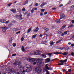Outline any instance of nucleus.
I'll list each match as a JSON object with an SVG mask.
<instances>
[{
    "label": "nucleus",
    "mask_w": 74,
    "mask_h": 74,
    "mask_svg": "<svg viewBox=\"0 0 74 74\" xmlns=\"http://www.w3.org/2000/svg\"><path fill=\"white\" fill-rule=\"evenodd\" d=\"M25 67H26V69H24L23 71H20L19 73H18V74H25V71L26 72H29V71H30L31 70H32V68L31 66L29 65H27L25 66Z\"/></svg>",
    "instance_id": "1"
},
{
    "label": "nucleus",
    "mask_w": 74,
    "mask_h": 74,
    "mask_svg": "<svg viewBox=\"0 0 74 74\" xmlns=\"http://www.w3.org/2000/svg\"><path fill=\"white\" fill-rule=\"evenodd\" d=\"M14 64L15 66L18 65V64H19L18 65V67L20 70H22L23 69V68L21 65V62H18V61H16L14 63Z\"/></svg>",
    "instance_id": "2"
},
{
    "label": "nucleus",
    "mask_w": 74,
    "mask_h": 74,
    "mask_svg": "<svg viewBox=\"0 0 74 74\" xmlns=\"http://www.w3.org/2000/svg\"><path fill=\"white\" fill-rule=\"evenodd\" d=\"M27 61H28V62H29L32 63V62H35V61L36 60V59L32 58H29L27 59Z\"/></svg>",
    "instance_id": "3"
},
{
    "label": "nucleus",
    "mask_w": 74,
    "mask_h": 74,
    "mask_svg": "<svg viewBox=\"0 0 74 74\" xmlns=\"http://www.w3.org/2000/svg\"><path fill=\"white\" fill-rule=\"evenodd\" d=\"M42 59H37L36 61V63L37 65H40V64H41L42 63Z\"/></svg>",
    "instance_id": "4"
},
{
    "label": "nucleus",
    "mask_w": 74,
    "mask_h": 74,
    "mask_svg": "<svg viewBox=\"0 0 74 74\" xmlns=\"http://www.w3.org/2000/svg\"><path fill=\"white\" fill-rule=\"evenodd\" d=\"M35 70L36 72H37V73H40V72H41V71H42V70L40 67H38L36 68L35 69Z\"/></svg>",
    "instance_id": "5"
},
{
    "label": "nucleus",
    "mask_w": 74,
    "mask_h": 74,
    "mask_svg": "<svg viewBox=\"0 0 74 74\" xmlns=\"http://www.w3.org/2000/svg\"><path fill=\"white\" fill-rule=\"evenodd\" d=\"M9 28L8 27L6 26L2 27V31L3 32H6V31H7V29H8Z\"/></svg>",
    "instance_id": "6"
},
{
    "label": "nucleus",
    "mask_w": 74,
    "mask_h": 74,
    "mask_svg": "<svg viewBox=\"0 0 74 74\" xmlns=\"http://www.w3.org/2000/svg\"><path fill=\"white\" fill-rule=\"evenodd\" d=\"M64 16H65L64 15V13H62L60 15V19H62V18H63Z\"/></svg>",
    "instance_id": "7"
},
{
    "label": "nucleus",
    "mask_w": 74,
    "mask_h": 74,
    "mask_svg": "<svg viewBox=\"0 0 74 74\" xmlns=\"http://www.w3.org/2000/svg\"><path fill=\"white\" fill-rule=\"evenodd\" d=\"M10 11L12 12H13V13H15L16 12V9H10Z\"/></svg>",
    "instance_id": "8"
},
{
    "label": "nucleus",
    "mask_w": 74,
    "mask_h": 74,
    "mask_svg": "<svg viewBox=\"0 0 74 74\" xmlns=\"http://www.w3.org/2000/svg\"><path fill=\"white\" fill-rule=\"evenodd\" d=\"M50 60H50V59L47 58V59L45 60V61L46 63H48V62H49Z\"/></svg>",
    "instance_id": "9"
},
{
    "label": "nucleus",
    "mask_w": 74,
    "mask_h": 74,
    "mask_svg": "<svg viewBox=\"0 0 74 74\" xmlns=\"http://www.w3.org/2000/svg\"><path fill=\"white\" fill-rule=\"evenodd\" d=\"M67 61V60L66 59L64 60H60V63H64V62H66Z\"/></svg>",
    "instance_id": "10"
},
{
    "label": "nucleus",
    "mask_w": 74,
    "mask_h": 74,
    "mask_svg": "<svg viewBox=\"0 0 74 74\" xmlns=\"http://www.w3.org/2000/svg\"><path fill=\"white\" fill-rule=\"evenodd\" d=\"M36 55H40V52L38 51H37L36 52H35Z\"/></svg>",
    "instance_id": "11"
},
{
    "label": "nucleus",
    "mask_w": 74,
    "mask_h": 74,
    "mask_svg": "<svg viewBox=\"0 0 74 74\" xmlns=\"http://www.w3.org/2000/svg\"><path fill=\"white\" fill-rule=\"evenodd\" d=\"M62 54L63 55H64V56H67L68 54V53H67V52H64V53H63Z\"/></svg>",
    "instance_id": "12"
},
{
    "label": "nucleus",
    "mask_w": 74,
    "mask_h": 74,
    "mask_svg": "<svg viewBox=\"0 0 74 74\" xmlns=\"http://www.w3.org/2000/svg\"><path fill=\"white\" fill-rule=\"evenodd\" d=\"M6 21L5 20H1L0 22L2 23H5Z\"/></svg>",
    "instance_id": "13"
},
{
    "label": "nucleus",
    "mask_w": 74,
    "mask_h": 74,
    "mask_svg": "<svg viewBox=\"0 0 74 74\" xmlns=\"http://www.w3.org/2000/svg\"><path fill=\"white\" fill-rule=\"evenodd\" d=\"M38 30H39V29L38 27H37L36 28V29L34 30V32H37L38 31Z\"/></svg>",
    "instance_id": "14"
},
{
    "label": "nucleus",
    "mask_w": 74,
    "mask_h": 74,
    "mask_svg": "<svg viewBox=\"0 0 74 74\" xmlns=\"http://www.w3.org/2000/svg\"><path fill=\"white\" fill-rule=\"evenodd\" d=\"M48 64H47L45 66V67L46 69H47V70H49V67H48Z\"/></svg>",
    "instance_id": "15"
},
{
    "label": "nucleus",
    "mask_w": 74,
    "mask_h": 74,
    "mask_svg": "<svg viewBox=\"0 0 74 74\" xmlns=\"http://www.w3.org/2000/svg\"><path fill=\"white\" fill-rule=\"evenodd\" d=\"M21 49L22 50V51L23 52H24L25 51V48H24V47L23 46H22V48Z\"/></svg>",
    "instance_id": "16"
},
{
    "label": "nucleus",
    "mask_w": 74,
    "mask_h": 74,
    "mask_svg": "<svg viewBox=\"0 0 74 74\" xmlns=\"http://www.w3.org/2000/svg\"><path fill=\"white\" fill-rule=\"evenodd\" d=\"M43 29H44V30H46V31L47 32L48 30H49V29L48 28H43Z\"/></svg>",
    "instance_id": "17"
},
{
    "label": "nucleus",
    "mask_w": 74,
    "mask_h": 74,
    "mask_svg": "<svg viewBox=\"0 0 74 74\" xmlns=\"http://www.w3.org/2000/svg\"><path fill=\"white\" fill-rule=\"evenodd\" d=\"M13 71L11 69H10V70H9L8 71V73H12V72H12Z\"/></svg>",
    "instance_id": "18"
},
{
    "label": "nucleus",
    "mask_w": 74,
    "mask_h": 74,
    "mask_svg": "<svg viewBox=\"0 0 74 74\" xmlns=\"http://www.w3.org/2000/svg\"><path fill=\"white\" fill-rule=\"evenodd\" d=\"M56 23H60V19H58L56 20Z\"/></svg>",
    "instance_id": "19"
},
{
    "label": "nucleus",
    "mask_w": 74,
    "mask_h": 74,
    "mask_svg": "<svg viewBox=\"0 0 74 74\" xmlns=\"http://www.w3.org/2000/svg\"><path fill=\"white\" fill-rule=\"evenodd\" d=\"M31 30L32 29L31 28H29V29L28 30L27 32V33H30Z\"/></svg>",
    "instance_id": "20"
},
{
    "label": "nucleus",
    "mask_w": 74,
    "mask_h": 74,
    "mask_svg": "<svg viewBox=\"0 0 74 74\" xmlns=\"http://www.w3.org/2000/svg\"><path fill=\"white\" fill-rule=\"evenodd\" d=\"M45 3H43L40 5V7H42L44 6V5H45Z\"/></svg>",
    "instance_id": "21"
},
{
    "label": "nucleus",
    "mask_w": 74,
    "mask_h": 74,
    "mask_svg": "<svg viewBox=\"0 0 74 74\" xmlns=\"http://www.w3.org/2000/svg\"><path fill=\"white\" fill-rule=\"evenodd\" d=\"M42 57H43V58H46L47 57V56H46L45 55V54H42Z\"/></svg>",
    "instance_id": "22"
},
{
    "label": "nucleus",
    "mask_w": 74,
    "mask_h": 74,
    "mask_svg": "<svg viewBox=\"0 0 74 74\" xmlns=\"http://www.w3.org/2000/svg\"><path fill=\"white\" fill-rule=\"evenodd\" d=\"M12 25H13L12 23H10L8 25V27H11L12 26Z\"/></svg>",
    "instance_id": "23"
},
{
    "label": "nucleus",
    "mask_w": 74,
    "mask_h": 74,
    "mask_svg": "<svg viewBox=\"0 0 74 74\" xmlns=\"http://www.w3.org/2000/svg\"><path fill=\"white\" fill-rule=\"evenodd\" d=\"M29 2V1L28 0H27L25 1V3L24 4H23V5H25V4H27V3H28Z\"/></svg>",
    "instance_id": "24"
},
{
    "label": "nucleus",
    "mask_w": 74,
    "mask_h": 74,
    "mask_svg": "<svg viewBox=\"0 0 74 74\" xmlns=\"http://www.w3.org/2000/svg\"><path fill=\"white\" fill-rule=\"evenodd\" d=\"M12 37H11V38H10V40H9V42H12Z\"/></svg>",
    "instance_id": "25"
},
{
    "label": "nucleus",
    "mask_w": 74,
    "mask_h": 74,
    "mask_svg": "<svg viewBox=\"0 0 74 74\" xmlns=\"http://www.w3.org/2000/svg\"><path fill=\"white\" fill-rule=\"evenodd\" d=\"M66 25H64V26H63L62 28L60 29H61V30H62V29H64V27H66Z\"/></svg>",
    "instance_id": "26"
},
{
    "label": "nucleus",
    "mask_w": 74,
    "mask_h": 74,
    "mask_svg": "<svg viewBox=\"0 0 74 74\" xmlns=\"http://www.w3.org/2000/svg\"><path fill=\"white\" fill-rule=\"evenodd\" d=\"M17 30H21V28L20 27H18L17 28Z\"/></svg>",
    "instance_id": "27"
},
{
    "label": "nucleus",
    "mask_w": 74,
    "mask_h": 74,
    "mask_svg": "<svg viewBox=\"0 0 74 74\" xmlns=\"http://www.w3.org/2000/svg\"><path fill=\"white\" fill-rule=\"evenodd\" d=\"M53 41H51V43H50V44L51 45H53Z\"/></svg>",
    "instance_id": "28"
},
{
    "label": "nucleus",
    "mask_w": 74,
    "mask_h": 74,
    "mask_svg": "<svg viewBox=\"0 0 74 74\" xmlns=\"http://www.w3.org/2000/svg\"><path fill=\"white\" fill-rule=\"evenodd\" d=\"M12 45L13 47H15L16 45V43H13V44Z\"/></svg>",
    "instance_id": "29"
},
{
    "label": "nucleus",
    "mask_w": 74,
    "mask_h": 74,
    "mask_svg": "<svg viewBox=\"0 0 74 74\" xmlns=\"http://www.w3.org/2000/svg\"><path fill=\"white\" fill-rule=\"evenodd\" d=\"M54 53L55 55H58V54H59V53L58 52H54Z\"/></svg>",
    "instance_id": "30"
},
{
    "label": "nucleus",
    "mask_w": 74,
    "mask_h": 74,
    "mask_svg": "<svg viewBox=\"0 0 74 74\" xmlns=\"http://www.w3.org/2000/svg\"><path fill=\"white\" fill-rule=\"evenodd\" d=\"M36 36H37V35H34L33 36H32V38H36Z\"/></svg>",
    "instance_id": "31"
},
{
    "label": "nucleus",
    "mask_w": 74,
    "mask_h": 74,
    "mask_svg": "<svg viewBox=\"0 0 74 74\" xmlns=\"http://www.w3.org/2000/svg\"><path fill=\"white\" fill-rule=\"evenodd\" d=\"M47 55L49 56H51L52 55V53H49L47 54Z\"/></svg>",
    "instance_id": "32"
},
{
    "label": "nucleus",
    "mask_w": 74,
    "mask_h": 74,
    "mask_svg": "<svg viewBox=\"0 0 74 74\" xmlns=\"http://www.w3.org/2000/svg\"><path fill=\"white\" fill-rule=\"evenodd\" d=\"M61 63L58 64V65H63V62H61Z\"/></svg>",
    "instance_id": "33"
},
{
    "label": "nucleus",
    "mask_w": 74,
    "mask_h": 74,
    "mask_svg": "<svg viewBox=\"0 0 74 74\" xmlns=\"http://www.w3.org/2000/svg\"><path fill=\"white\" fill-rule=\"evenodd\" d=\"M23 40H24V38H23V37H22L21 39V41H23Z\"/></svg>",
    "instance_id": "34"
},
{
    "label": "nucleus",
    "mask_w": 74,
    "mask_h": 74,
    "mask_svg": "<svg viewBox=\"0 0 74 74\" xmlns=\"http://www.w3.org/2000/svg\"><path fill=\"white\" fill-rule=\"evenodd\" d=\"M13 29L15 31H18V29L17 28H13Z\"/></svg>",
    "instance_id": "35"
},
{
    "label": "nucleus",
    "mask_w": 74,
    "mask_h": 74,
    "mask_svg": "<svg viewBox=\"0 0 74 74\" xmlns=\"http://www.w3.org/2000/svg\"><path fill=\"white\" fill-rule=\"evenodd\" d=\"M57 33L59 34H61V33H62V32L58 31L57 32Z\"/></svg>",
    "instance_id": "36"
},
{
    "label": "nucleus",
    "mask_w": 74,
    "mask_h": 74,
    "mask_svg": "<svg viewBox=\"0 0 74 74\" xmlns=\"http://www.w3.org/2000/svg\"><path fill=\"white\" fill-rule=\"evenodd\" d=\"M26 10V9L25 8H23L22 9V11H25Z\"/></svg>",
    "instance_id": "37"
},
{
    "label": "nucleus",
    "mask_w": 74,
    "mask_h": 74,
    "mask_svg": "<svg viewBox=\"0 0 74 74\" xmlns=\"http://www.w3.org/2000/svg\"><path fill=\"white\" fill-rule=\"evenodd\" d=\"M45 11V9H42L41 10V12H44Z\"/></svg>",
    "instance_id": "38"
},
{
    "label": "nucleus",
    "mask_w": 74,
    "mask_h": 74,
    "mask_svg": "<svg viewBox=\"0 0 74 74\" xmlns=\"http://www.w3.org/2000/svg\"><path fill=\"white\" fill-rule=\"evenodd\" d=\"M59 49H60L61 50H63V49H64V48L63 47H60Z\"/></svg>",
    "instance_id": "39"
},
{
    "label": "nucleus",
    "mask_w": 74,
    "mask_h": 74,
    "mask_svg": "<svg viewBox=\"0 0 74 74\" xmlns=\"http://www.w3.org/2000/svg\"><path fill=\"white\" fill-rule=\"evenodd\" d=\"M50 70H53V68H52L51 67H49Z\"/></svg>",
    "instance_id": "40"
},
{
    "label": "nucleus",
    "mask_w": 74,
    "mask_h": 74,
    "mask_svg": "<svg viewBox=\"0 0 74 74\" xmlns=\"http://www.w3.org/2000/svg\"><path fill=\"white\" fill-rule=\"evenodd\" d=\"M71 70L69 69L68 70V72H71Z\"/></svg>",
    "instance_id": "41"
},
{
    "label": "nucleus",
    "mask_w": 74,
    "mask_h": 74,
    "mask_svg": "<svg viewBox=\"0 0 74 74\" xmlns=\"http://www.w3.org/2000/svg\"><path fill=\"white\" fill-rule=\"evenodd\" d=\"M33 9H34V10H37V8H34Z\"/></svg>",
    "instance_id": "42"
},
{
    "label": "nucleus",
    "mask_w": 74,
    "mask_h": 74,
    "mask_svg": "<svg viewBox=\"0 0 74 74\" xmlns=\"http://www.w3.org/2000/svg\"><path fill=\"white\" fill-rule=\"evenodd\" d=\"M69 26L70 27H73L74 26V25H73L71 24L69 25Z\"/></svg>",
    "instance_id": "43"
},
{
    "label": "nucleus",
    "mask_w": 74,
    "mask_h": 74,
    "mask_svg": "<svg viewBox=\"0 0 74 74\" xmlns=\"http://www.w3.org/2000/svg\"><path fill=\"white\" fill-rule=\"evenodd\" d=\"M34 9H33L31 11V12L32 13H33V12H34Z\"/></svg>",
    "instance_id": "44"
},
{
    "label": "nucleus",
    "mask_w": 74,
    "mask_h": 74,
    "mask_svg": "<svg viewBox=\"0 0 74 74\" xmlns=\"http://www.w3.org/2000/svg\"><path fill=\"white\" fill-rule=\"evenodd\" d=\"M63 6V4H61L60 5H59V7H62Z\"/></svg>",
    "instance_id": "45"
},
{
    "label": "nucleus",
    "mask_w": 74,
    "mask_h": 74,
    "mask_svg": "<svg viewBox=\"0 0 74 74\" xmlns=\"http://www.w3.org/2000/svg\"><path fill=\"white\" fill-rule=\"evenodd\" d=\"M46 72H47V74H49V72H48V71L47 70L46 71Z\"/></svg>",
    "instance_id": "46"
},
{
    "label": "nucleus",
    "mask_w": 74,
    "mask_h": 74,
    "mask_svg": "<svg viewBox=\"0 0 74 74\" xmlns=\"http://www.w3.org/2000/svg\"><path fill=\"white\" fill-rule=\"evenodd\" d=\"M71 8H74V5H72V6L71 7Z\"/></svg>",
    "instance_id": "47"
},
{
    "label": "nucleus",
    "mask_w": 74,
    "mask_h": 74,
    "mask_svg": "<svg viewBox=\"0 0 74 74\" xmlns=\"http://www.w3.org/2000/svg\"><path fill=\"white\" fill-rule=\"evenodd\" d=\"M11 4H12V3H9L8 4V6H10V5H11Z\"/></svg>",
    "instance_id": "48"
},
{
    "label": "nucleus",
    "mask_w": 74,
    "mask_h": 74,
    "mask_svg": "<svg viewBox=\"0 0 74 74\" xmlns=\"http://www.w3.org/2000/svg\"><path fill=\"white\" fill-rule=\"evenodd\" d=\"M71 47H74V44H72L71 45Z\"/></svg>",
    "instance_id": "49"
},
{
    "label": "nucleus",
    "mask_w": 74,
    "mask_h": 74,
    "mask_svg": "<svg viewBox=\"0 0 74 74\" xmlns=\"http://www.w3.org/2000/svg\"><path fill=\"white\" fill-rule=\"evenodd\" d=\"M36 6H38V3H37L35 4Z\"/></svg>",
    "instance_id": "50"
},
{
    "label": "nucleus",
    "mask_w": 74,
    "mask_h": 74,
    "mask_svg": "<svg viewBox=\"0 0 74 74\" xmlns=\"http://www.w3.org/2000/svg\"><path fill=\"white\" fill-rule=\"evenodd\" d=\"M15 16L16 18H18V17H19V15H16Z\"/></svg>",
    "instance_id": "51"
},
{
    "label": "nucleus",
    "mask_w": 74,
    "mask_h": 74,
    "mask_svg": "<svg viewBox=\"0 0 74 74\" xmlns=\"http://www.w3.org/2000/svg\"><path fill=\"white\" fill-rule=\"evenodd\" d=\"M52 10H56V8H52Z\"/></svg>",
    "instance_id": "52"
},
{
    "label": "nucleus",
    "mask_w": 74,
    "mask_h": 74,
    "mask_svg": "<svg viewBox=\"0 0 74 74\" xmlns=\"http://www.w3.org/2000/svg\"><path fill=\"white\" fill-rule=\"evenodd\" d=\"M64 34H67V32L65 31V32H64Z\"/></svg>",
    "instance_id": "53"
},
{
    "label": "nucleus",
    "mask_w": 74,
    "mask_h": 74,
    "mask_svg": "<svg viewBox=\"0 0 74 74\" xmlns=\"http://www.w3.org/2000/svg\"><path fill=\"white\" fill-rule=\"evenodd\" d=\"M21 33V31H19V32H16V34H18L19 33Z\"/></svg>",
    "instance_id": "54"
},
{
    "label": "nucleus",
    "mask_w": 74,
    "mask_h": 74,
    "mask_svg": "<svg viewBox=\"0 0 74 74\" xmlns=\"http://www.w3.org/2000/svg\"><path fill=\"white\" fill-rule=\"evenodd\" d=\"M10 21H6V23H9V22Z\"/></svg>",
    "instance_id": "55"
},
{
    "label": "nucleus",
    "mask_w": 74,
    "mask_h": 74,
    "mask_svg": "<svg viewBox=\"0 0 74 74\" xmlns=\"http://www.w3.org/2000/svg\"><path fill=\"white\" fill-rule=\"evenodd\" d=\"M59 42H60V41H59V40L57 41L56 42V44H58V43H59Z\"/></svg>",
    "instance_id": "56"
},
{
    "label": "nucleus",
    "mask_w": 74,
    "mask_h": 74,
    "mask_svg": "<svg viewBox=\"0 0 74 74\" xmlns=\"http://www.w3.org/2000/svg\"><path fill=\"white\" fill-rule=\"evenodd\" d=\"M16 54H14L12 55V56H16Z\"/></svg>",
    "instance_id": "57"
},
{
    "label": "nucleus",
    "mask_w": 74,
    "mask_h": 74,
    "mask_svg": "<svg viewBox=\"0 0 74 74\" xmlns=\"http://www.w3.org/2000/svg\"><path fill=\"white\" fill-rule=\"evenodd\" d=\"M47 14V12H45L44 13V14L45 15H46Z\"/></svg>",
    "instance_id": "58"
},
{
    "label": "nucleus",
    "mask_w": 74,
    "mask_h": 74,
    "mask_svg": "<svg viewBox=\"0 0 74 74\" xmlns=\"http://www.w3.org/2000/svg\"><path fill=\"white\" fill-rule=\"evenodd\" d=\"M20 18H21L22 16V15L21 14H20L19 15Z\"/></svg>",
    "instance_id": "59"
},
{
    "label": "nucleus",
    "mask_w": 74,
    "mask_h": 74,
    "mask_svg": "<svg viewBox=\"0 0 74 74\" xmlns=\"http://www.w3.org/2000/svg\"><path fill=\"white\" fill-rule=\"evenodd\" d=\"M40 15L41 16H42V15H43L42 13H40Z\"/></svg>",
    "instance_id": "60"
},
{
    "label": "nucleus",
    "mask_w": 74,
    "mask_h": 74,
    "mask_svg": "<svg viewBox=\"0 0 74 74\" xmlns=\"http://www.w3.org/2000/svg\"><path fill=\"white\" fill-rule=\"evenodd\" d=\"M71 22H72V23H74V20H73Z\"/></svg>",
    "instance_id": "61"
},
{
    "label": "nucleus",
    "mask_w": 74,
    "mask_h": 74,
    "mask_svg": "<svg viewBox=\"0 0 74 74\" xmlns=\"http://www.w3.org/2000/svg\"><path fill=\"white\" fill-rule=\"evenodd\" d=\"M33 64L34 65L36 64V62H34L33 63Z\"/></svg>",
    "instance_id": "62"
},
{
    "label": "nucleus",
    "mask_w": 74,
    "mask_h": 74,
    "mask_svg": "<svg viewBox=\"0 0 74 74\" xmlns=\"http://www.w3.org/2000/svg\"><path fill=\"white\" fill-rule=\"evenodd\" d=\"M42 36H44V35L40 34V37H42Z\"/></svg>",
    "instance_id": "63"
},
{
    "label": "nucleus",
    "mask_w": 74,
    "mask_h": 74,
    "mask_svg": "<svg viewBox=\"0 0 74 74\" xmlns=\"http://www.w3.org/2000/svg\"><path fill=\"white\" fill-rule=\"evenodd\" d=\"M61 36H63L64 35V33H63L62 34H61Z\"/></svg>",
    "instance_id": "64"
}]
</instances>
